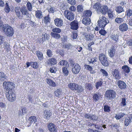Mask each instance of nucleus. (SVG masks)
<instances>
[{"label": "nucleus", "mask_w": 132, "mask_h": 132, "mask_svg": "<svg viewBox=\"0 0 132 132\" xmlns=\"http://www.w3.org/2000/svg\"><path fill=\"white\" fill-rule=\"evenodd\" d=\"M2 28V31L7 36H11L14 34V31L13 28L7 24H4V25Z\"/></svg>", "instance_id": "nucleus-1"}, {"label": "nucleus", "mask_w": 132, "mask_h": 132, "mask_svg": "<svg viewBox=\"0 0 132 132\" xmlns=\"http://www.w3.org/2000/svg\"><path fill=\"white\" fill-rule=\"evenodd\" d=\"M74 62L72 60L70 61V65H73L71 71L72 73L75 74H78L80 71L81 67L77 63H74Z\"/></svg>", "instance_id": "nucleus-2"}, {"label": "nucleus", "mask_w": 132, "mask_h": 132, "mask_svg": "<svg viewBox=\"0 0 132 132\" xmlns=\"http://www.w3.org/2000/svg\"><path fill=\"white\" fill-rule=\"evenodd\" d=\"M105 96L108 100H112L116 97V93L113 90H107L105 92Z\"/></svg>", "instance_id": "nucleus-3"}, {"label": "nucleus", "mask_w": 132, "mask_h": 132, "mask_svg": "<svg viewBox=\"0 0 132 132\" xmlns=\"http://www.w3.org/2000/svg\"><path fill=\"white\" fill-rule=\"evenodd\" d=\"M99 59L100 62L103 65L106 66L108 65V62L107 60V57L103 53L100 54Z\"/></svg>", "instance_id": "nucleus-4"}, {"label": "nucleus", "mask_w": 132, "mask_h": 132, "mask_svg": "<svg viewBox=\"0 0 132 132\" xmlns=\"http://www.w3.org/2000/svg\"><path fill=\"white\" fill-rule=\"evenodd\" d=\"M6 95L7 99L10 102H12L15 100V95L12 90L6 92Z\"/></svg>", "instance_id": "nucleus-5"}, {"label": "nucleus", "mask_w": 132, "mask_h": 132, "mask_svg": "<svg viewBox=\"0 0 132 132\" xmlns=\"http://www.w3.org/2000/svg\"><path fill=\"white\" fill-rule=\"evenodd\" d=\"M64 14L65 17L70 21H72L74 19V14L70 11L65 10L64 12Z\"/></svg>", "instance_id": "nucleus-6"}, {"label": "nucleus", "mask_w": 132, "mask_h": 132, "mask_svg": "<svg viewBox=\"0 0 132 132\" xmlns=\"http://www.w3.org/2000/svg\"><path fill=\"white\" fill-rule=\"evenodd\" d=\"M84 117L86 119L93 121L97 120L98 119V118L95 114L89 113H86L84 115Z\"/></svg>", "instance_id": "nucleus-7"}, {"label": "nucleus", "mask_w": 132, "mask_h": 132, "mask_svg": "<svg viewBox=\"0 0 132 132\" xmlns=\"http://www.w3.org/2000/svg\"><path fill=\"white\" fill-rule=\"evenodd\" d=\"M71 29L77 30L78 28V22L77 20H75L70 23Z\"/></svg>", "instance_id": "nucleus-8"}, {"label": "nucleus", "mask_w": 132, "mask_h": 132, "mask_svg": "<svg viewBox=\"0 0 132 132\" xmlns=\"http://www.w3.org/2000/svg\"><path fill=\"white\" fill-rule=\"evenodd\" d=\"M112 73L116 79L118 80L120 78V75L119 73V71L118 69H115L114 71H112Z\"/></svg>", "instance_id": "nucleus-9"}, {"label": "nucleus", "mask_w": 132, "mask_h": 132, "mask_svg": "<svg viewBox=\"0 0 132 132\" xmlns=\"http://www.w3.org/2000/svg\"><path fill=\"white\" fill-rule=\"evenodd\" d=\"M14 11L17 17L19 19L22 18V16L21 9L19 7H16L14 9Z\"/></svg>", "instance_id": "nucleus-10"}, {"label": "nucleus", "mask_w": 132, "mask_h": 132, "mask_svg": "<svg viewBox=\"0 0 132 132\" xmlns=\"http://www.w3.org/2000/svg\"><path fill=\"white\" fill-rule=\"evenodd\" d=\"M28 120L29 122L27 123V126L28 127L30 126L32 123H35L37 121L36 117L35 116L30 117L29 118Z\"/></svg>", "instance_id": "nucleus-11"}, {"label": "nucleus", "mask_w": 132, "mask_h": 132, "mask_svg": "<svg viewBox=\"0 0 132 132\" xmlns=\"http://www.w3.org/2000/svg\"><path fill=\"white\" fill-rule=\"evenodd\" d=\"M54 23L57 27H61L63 24V20L60 18H56L54 20Z\"/></svg>", "instance_id": "nucleus-12"}, {"label": "nucleus", "mask_w": 132, "mask_h": 132, "mask_svg": "<svg viewBox=\"0 0 132 132\" xmlns=\"http://www.w3.org/2000/svg\"><path fill=\"white\" fill-rule=\"evenodd\" d=\"M109 9L108 6L106 5L101 6L99 11L103 14H105L108 12Z\"/></svg>", "instance_id": "nucleus-13"}, {"label": "nucleus", "mask_w": 132, "mask_h": 132, "mask_svg": "<svg viewBox=\"0 0 132 132\" xmlns=\"http://www.w3.org/2000/svg\"><path fill=\"white\" fill-rule=\"evenodd\" d=\"M48 127L50 131L51 132H56L57 131L55 126L53 123H49L48 125Z\"/></svg>", "instance_id": "nucleus-14"}, {"label": "nucleus", "mask_w": 132, "mask_h": 132, "mask_svg": "<svg viewBox=\"0 0 132 132\" xmlns=\"http://www.w3.org/2000/svg\"><path fill=\"white\" fill-rule=\"evenodd\" d=\"M43 114L45 118L48 119L50 118L52 113L49 110H46L44 111Z\"/></svg>", "instance_id": "nucleus-15"}, {"label": "nucleus", "mask_w": 132, "mask_h": 132, "mask_svg": "<svg viewBox=\"0 0 132 132\" xmlns=\"http://www.w3.org/2000/svg\"><path fill=\"white\" fill-rule=\"evenodd\" d=\"M118 84L119 88L121 89H125L126 88L127 86L126 84L123 81L118 80Z\"/></svg>", "instance_id": "nucleus-16"}, {"label": "nucleus", "mask_w": 132, "mask_h": 132, "mask_svg": "<svg viewBox=\"0 0 132 132\" xmlns=\"http://www.w3.org/2000/svg\"><path fill=\"white\" fill-rule=\"evenodd\" d=\"M127 24L126 23H123L120 24L119 27V30L122 31H125L128 29Z\"/></svg>", "instance_id": "nucleus-17"}, {"label": "nucleus", "mask_w": 132, "mask_h": 132, "mask_svg": "<svg viewBox=\"0 0 132 132\" xmlns=\"http://www.w3.org/2000/svg\"><path fill=\"white\" fill-rule=\"evenodd\" d=\"M98 25L101 28L104 27L107 24L109 23V20H106V21H102L98 20Z\"/></svg>", "instance_id": "nucleus-18"}, {"label": "nucleus", "mask_w": 132, "mask_h": 132, "mask_svg": "<svg viewBox=\"0 0 132 132\" xmlns=\"http://www.w3.org/2000/svg\"><path fill=\"white\" fill-rule=\"evenodd\" d=\"M125 16L127 19L131 18L132 16V9L127 8L125 12Z\"/></svg>", "instance_id": "nucleus-19"}, {"label": "nucleus", "mask_w": 132, "mask_h": 132, "mask_svg": "<svg viewBox=\"0 0 132 132\" xmlns=\"http://www.w3.org/2000/svg\"><path fill=\"white\" fill-rule=\"evenodd\" d=\"M78 85L75 83H70L68 84V87L72 90H76L78 87Z\"/></svg>", "instance_id": "nucleus-20"}, {"label": "nucleus", "mask_w": 132, "mask_h": 132, "mask_svg": "<svg viewBox=\"0 0 132 132\" xmlns=\"http://www.w3.org/2000/svg\"><path fill=\"white\" fill-rule=\"evenodd\" d=\"M101 95L100 94L95 93L93 95V98L94 102H97L101 97Z\"/></svg>", "instance_id": "nucleus-21"}, {"label": "nucleus", "mask_w": 132, "mask_h": 132, "mask_svg": "<svg viewBox=\"0 0 132 132\" xmlns=\"http://www.w3.org/2000/svg\"><path fill=\"white\" fill-rule=\"evenodd\" d=\"M92 12L89 10L85 11L83 13L84 18H90L92 15Z\"/></svg>", "instance_id": "nucleus-22"}, {"label": "nucleus", "mask_w": 132, "mask_h": 132, "mask_svg": "<svg viewBox=\"0 0 132 132\" xmlns=\"http://www.w3.org/2000/svg\"><path fill=\"white\" fill-rule=\"evenodd\" d=\"M114 11L111 9H109L107 13L109 18L111 19H113L115 17V15L113 13Z\"/></svg>", "instance_id": "nucleus-23"}, {"label": "nucleus", "mask_w": 132, "mask_h": 132, "mask_svg": "<svg viewBox=\"0 0 132 132\" xmlns=\"http://www.w3.org/2000/svg\"><path fill=\"white\" fill-rule=\"evenodd\" d=\"M35 53L39 60L41 61L43 59V54L41 51H36Z\"/></svg>", "instance_id": "nucleus-24"}, {"label": "nucleus", "mask_w": 132, "mask_h": 132, "mask_svg": "<svg viewBox=\"0 0 132 132\" xmlns=\"http://www.w3.org/2000/svg\"><path fill=\"white\" fill-rule=\"evenodd\" d=\"M42 12L40 10H37L35 11V16L38 19H40L43 17Z\"/></svg>", "instance_id": "nucleus-25"}, {"label": "nucleus", "mask_w": 132, "mask_h": 132, "mask_svg": "<svg viewBox=\"0 0 132 132\" xmlns=\"http://www.w3.org/2000/svg\"><path fill=\"white\" fill-rule=\"evenodd\" d=\"M91 20L90 18H84L82 21V23L86 26L89 24Z\"/></svg>", "instance_id": "nucleus-26"}, {"label": "nucleus", "mask_w": 132, "mask_h": 132, "mask_svg": "<svg viewBox=\"0 0 132 132\" xmlns=\"http://www.w3.org/2000/svg\"><path fill=\"white\" fill-rule=\"evenodd\" d=\"M115 52V49L114 48V47H112V48L109 50L108 53L109 56L111 57H113L114 55Z\"/></svg>", "instance_id": "nucleus-27"}, {"label": "nucleus", "mask_w": 132, "mask_h": 132, "mask_svg": "<svg viewBox=\"0 0 132 132\" xmlns=\"http://www.w3.org/2000/svg\"><path fill=\"white\" fill-rule=\"evenodd\" d=\"M42 21H44V23L45 24H47L50 22V17L49 15H48L47 16L43 17L42 19Z\"/></svg>", "instance_id": "nucleus-28"}, {"label": "nucleus", "mask_w": 132, "mask_h": 132, "mask_svg": "<svg viewBox=\"0 0 132 132\" xmlns=\"http://www.w3.org/2000/svg\"><path fill=\"white\" fill-rule=\"evenodd\" d=\"M22 15H27L29 14L28 11L26 7H22L21 8Z\"/></svg>", "instance_id": "nucleus-29"}, {"label": "nucleus", "mask_w": 132, "mask_h": 132, "mask_svg": "<svg viewBox=\"0 0 132 132\" xmlns=\"http://www.w3.org/2000/svg\"><path fill=\"white\" fill-rule=\"evenodd\" d=\"M48 62L49 65H51L56 64V61L55 59L52 58L48 61Z\"/></svg>", "instance_id": "nucleus-30"}, {"label": "nucleus", "mask_w": 132, "mask_h": 132, "mask_svg": "<svg viewBox=\"0 0 132 132\" xmlns=\"http://www.w3.org/2000/svg\"><path fill=\"white\" fill-rule=\"evenodd\" d=\"M7 77L5 75L4 73L0 72V80L3 81L6 80L7 79Z\"/></svg>", "instance_id": "nucleus-31"}, {"label": "nucleus", "mask_w": 132, "mask_h": 132, "mask_svg": "<svg viewBox=\"0 0 132 132\" xmlns=\"http://www.w3.org/2000/svg\"><path fill=\"white\" fill-rule=\"evenodd\" d=\"M8 89H7L6 92H8V91L10 90H12V89L14 88V86L13 83L10 82H8Z\"/></svg>", "instance_id": "nucleus-32"}, {"label": "nucleus", "mask_w": 132, "mask_h": 132, "mask_svg": "<svg viewBox=\"0 0 132 132\" xmlns=\"http://www.w3.org/2000/svg\"><path fill=\"white\" fill-rule=\"evenodd\" d=\"M103 83L102 80L101 79L98 80L96 83L95 86L96 88L98 89L99 87H101Z\"/></svg>", "instance_id": "nucleus-33"}, {"label": "nucleus", "mask_w": 132, "mask_h": 132, "mask_svg": "<svg viewBox=\"0 0 132 132\" xmlns=\"http://www.w3.org/2000/svg\"><path fill=\"white\" fill-rule=\"evenodd\" d=\"M101 6V5L100 3L97 2L94 4L93 7L96 11H99Z\"/></svg>", "instance_id": "nucleus-34"}, {"label": "nucleus", "mask_w": 132, "mask_h": 132, "mask_svg": "<svg viewBox=\"0 0 132 132\" xmlns=\"http://www.w3.org/2000/svg\"><path fill=\"white\" fill-rule=\"evenodd\" d=\"M47 82L49 85L53 87H55L56 86V84L55 82L50 79H47Z\"/></svg>", "instance_id": "nucleus-35"}, {"label": "nucleus", "mask_w": 132, "mask_h": 132, "mask_svg": "<svg viewBox=\"0 0 132 132\" xmlns=\"http://www.w3.org/2000/svg\"><path fill=\"white\" fill-rule=\"evenodd\" d=\"M51 35L52 37L56 39H58L61 37L60 35L58 33L51 32Z\"/></svg>", "instance_id": "nucleus-36"}, {"label": "nucleus", "mask_w": 132, "mask_h": 132, "mask_svg": "<svg viewBox=\"0 0 132 132\" xmlns=\"http://www.w3.org/2000/svg\"><path fill=\"white\" fill-rule=\"evenodd\" d=\"M115 10L118 13H120L124 11L123 8L121 6L117 7L116 8Z\"/></svg>", "instance_id": "nucleus-37"}, {"label": "nucleus", "mask_w": 132, "mask_h": 132, "mask_svg": "<svg viewBox=\"0 0 132 132\" xmlns=\"http://www.w3.org/2000/svg\"><path fill=\"white\" fill-rule=\"evenodd\" d=\"M122 69L125 72L128 73L130 71L129 67L127 65H125L122 67Z\"/></svg>", "instance_id": "nucleus-38"}, {"label": "nucleus", "mask_w": 132, "mask_h": 132, "mask_svg": "<svg viewBox=\"0 0 132 132\" xmlns=\"http://www.w3.org/2000/svg\"><path fill=\"white\" fill-rule=\"evenodd\" d=\"M131 118L128 117V118H126L125 120L124 124L126 126H128L131 122Z\"/></svg>", "instance_id": "nucleus-39"}, {"label": "nucleus", "mask_w": 132, "mask_h": 132, "mask_svg": "<svg viewBox=\"0 0 132 132\" xmlns=\"http://www.w3.org/2000/svg\"><path fill=\"white\" fill-rule=\"evenodd\" d=\"M42 39L43 41L44 42L46 40L48 39L49 38V36L48 34H47L46 33L43 34L42 35Z\"/></svg>", "instance_id": "nucleus-40"}, {"label": "nucleus", "mask_w": 132, "mask_h": 132, "mask_svg": "<svg viewBox=\"0 0 132 132\" xmlns=\"http://www.w3.org/2000/svg\"><path fill=\"white\" fill-rule=\"evenodd\" d=\"M59 64L65 66V67H67V65H68V63L67 61L63 60L60 61L59 63Z\"/></svg>", "instance_id": "nucleus-41"}, {"label": "nucleus", "mask_w": 132, "mask_h": 132, "mask_svg": "<svg viewBox=\"0 0 132 132\" xmlns=\"http://www.w3.org/2000/svg\"><path fill=\"white\" fill-rule=\"evenodd\" d=\"M77 88L76 90L77 91V92L79 93H81L83 92L84 90L83 88L80 85L79 86L78 85Z\"/></svg>", "instance_id": "nucleus-42"}, {"label": "nucleus", "mask_w": 132, "mask_h": 132, "mask_svg": "<svg viewBox=\"0 0 132 132\" xmlns=\"http://www.w3.org/2000/svg\"><path fill=\"white\" fill-rule=\"evenodd\" d=\"M4 10L5 11L6 13H9L10 11V8L9 7L8 3H5Z\"/></svg>", "instance_id": "nucleus-43"}, {"label": "nucleus", "mask_w": 132, "mask_h": 132, "mask_svg": "<svg viewBox=\"0 0 132 132\" xmlns=\"http://www.w3.org/2000/svg\"><path fill=\"white\" fill-rule=\"evenodd\" d=\"M61 90L60 89H57L54 92L55 96L57 97H59L61 94Z\"/></svg>", "instance_id": "nucleus-44"}, {"label": "nucleus", "mask_w": 132, "mask_h": 132, "mask_svg": "<svg viewBox=\"0 0 132 132\" xmlns=\"http://www.w3.org/2000/svg\"><path fill=\"white\" fill-rule=\"evenodd\" d=\"M77 10L78 12H82L83 10V6L82 5H78L77 7Z\"/></svg>", "instance_id": "nucleus-45"}, {"label": "nucleus", "mask_w": 132, "mask_h": 132, "mask_svg": "<svg viewBox=\"0 0 132 132\" xmlns=\"http://www.w3.org/2000/svg\"><path fill=\"white\" fill-rule=\"evenodd\" d=\"M62 71L64 75L66 76H67L68 74V71L67 69V67H65L63 68Z\"/></svg>", "instance_id": "nucleus-46"}, {"label": "nucleus", "mask_w": 132, "mask_h": 132, "mask_svg": "<svg viewBox=\"0 0 132 132\" xmlns=\"http://www.w3.org/2000/svg\"><path fill=\"white\" fill-rule=\"evenodd\" d=\"M123 21V18H117L115 19V21L117 23H121Z\"/></svg>", "instance_id": "nucleus-47"}, {"label": "nucleus", "mask_w": 132, "mask_h": 132, "mask_svg": "<svg viewBox=\"0 0 132 132\" xmlns=\"http://www.w3.org/2000/svg\"><path fill=\"white\" fill-rule=\"evenodd\" d=\"M26 6L28 10L30 11H32V6L30 2H28L26 5Z\"/></svg>", "instance_id": "nucleus-48"}, {"label": "nucleus", "mask_w": 132, "mask_h": 132, "mask_svg": "<svg viewBox=\"0 0 132 132\" xmlns=\"http://www.w3.org/2000/svg\"><path fill=\"white\" fill-rule=\"evenodd\" d=\"M73 46L70 44H66L65 45V48H67L68 50L72 49L73 47Z\"/></svg>", "instance_id": "nucleus-49"}, {"label": "nucleus", "mask_w": 132, "mask_h": 132, "mask_svg": "<svg viewBox=\"0 0 132 132\" xmlns=\"http://www.w3.org/2000/svg\"><path fill=\"white\" fill-rule=\"evenodd\" d=\"M53 32L59 33L61 32V30L58 28H53L52 30Z\"/></svg>", "instance_id": "nucleus-50"}, {"label": "nucleus", "mask_w": 132, "mask_h": 132, "mask_svg": "<svg viewBox=\"0 0 132 132\" xmlns=\"http://www.w3.org/2000/svg\"><path fill=\"white\" fill-rule=\"evenodd\" d=\"M100 71L102 73L103 76L106 77L108 76V74L107 72L103 69H101Z\"/></svg>", "instance_id": "nucleus-51"}, {"label": "nucleus", "mask_w": 132, "mask_h": 132, "mask_svg": "<svg viewBox=\"0 0 132 132\" xmlns=\"http://www.w3.org/2000/svg\"><path fill=\"white\" fill-rule=\"evenodd\" d=\"M126 105V100L125 98H123L121 99V102L120 103L121 106H125Z\"/></svg>", "instance_id": "nucleus-52"}, {"label": "nucleus", "mask_w": 132, "mask_h": 132, "mask_svg": "<svg viewBox=\"0 0 132 132\" xmlns=\"http://www.w3.org/2000/svg\"><path fill=\"white\" fill-rule=\"evenodd\" d=\"M3 46L4 48H6L7 50H10L9 44L7 43L4 42L3 44Z\"/></svg>", "instance_id": "nucleus-53"}, {"label": "nucleus", "mask_w": 132, "mask_h": 132, "mask_svg": "<svg viewBox=\"0 0 132 132\" xmlns=\"http://www.w3.org/2000/svg\"><path fill=\"white\" fill-rule=\"evenodd\" d=\"M56 11V9L54 7L50 6V9L48 10L49 12L50 13H54Z\"/></svg>", "instance_id": "nucleus-54"}, {"label": "nucleus", "mask_w": 132, "mask_h": 132, "mask_svg": "<svg viewBox=\"0 0 132 132\" xmlns=\"http://www.w3.org/2000/svg\"><path fill=\"white\" fill-rule=\"evenodd\" d=\"M50 70V71L52 73H55L56 71L57 70V68L55 67H53L51 68Z\"/></svg>", "instance_id": "nucleus-55"}, {"label": "nucleus", "mask_w": 132, "mask_h": 132, "mask_svg": "<svg viewBox=\"0 0 132 132\" xmlns=\"http://www.w3.org/2000/svg\"><path fill=\"white\" fill-rule=\"evenodd\" d=\"M86 87L87 89H88L89 90H92L93 89L92 85L90 83L86 84Z\"/></svg>", "instance_id": "nucleus-56"}, {"label": "nucleus", "mask_w": 132, "mask_h": 132, "mask_svg": "<svg viewBox=\"0 0 132 132\" xmlns=\"http://www.w3.org/2000/svg\"><path fill=\"white\" fill-rule=\"evenodd\" d=\"M124 115V114L122 113L118 115H116L115 116V118L117 120H119L122 117H123Z\"/></svg>", "instance_id": "nucleus-57"}, {"label": "nucleus", "mask_w": 132, "mask_h": 132, "mask_svg": "<svg viewBox=\"0 0 132 132\" xmlns=\"http://www.w3.org/2000/svg\"><path fill=\"white\" fill-rule=\"evenodd\" d=\"M111 126L112 127L114 128L117 129L120 127V125L117 123L112 124L111 125Z\"/></svg>", "instance_id": "nucleus-58"}, {"label": "nucleus", "mask_w": 132, "mask_h": 132, "mask_svg": "<svg viewBox=\"0 0 132 132\" xmlns=\"http://www.w3.org/2000/svg\"><path fill=\"white\" fill-rule=\"evenodd\" d=\"M110 107L108 106V105H105L104 106V111L105 112H109L110 111Z\"/></svg>", "instance_id": "nucleus-59"}, {"label": "nucleus", "mask_w": 132, "mask_h": 132, "mask_svg": "<svg viewBox=\"0 0 132 132\" xmlns=\"http://www.w3.org/2000/svg\"><path fill=\"white\" fill-rule=\"evenodd\" d=\"M72 38L73 39H76L77 36V31H73L72 35Z\"/></svg>", "instance_id": "nucleus-60"}, {"label": "nucleus", "mask_w": 132, "mask_h": 132, "mask_svg": "<svg viewBox=\"0 0 132 132\" xmlns=\"http://www.w3.org/2000/svg\"><path fill=\"white\" fill-rule=\"evenodd\" d=\"M47 54L48 56L49 57H51L52 56L53 54L52 52V51L50 50H48L47 51Z\"/></svg>", "instance_id": "nucleus-61"}, {"label": "nucleus", "mask_w": 132, "mask_h": 132, "mask_svg": "<svg viewBox=\"0 0 132 132\" xmlns=\"http://www.w3.org/2000/svg\"><path fill=\"white\" fill-rule=\"evenodd\" d=\"M67 2L72 5H74L76 3L75 0H67Z\"/></svg>", "instance_id": "nucleus-62"}, {"label": "nucleus", "mask_w": 132, "mask_h": 132, "mask_svg": "<svg viewBox=\"0 0 132 132\" xmlns=\"http://www.w3.org/2000/svg\"><path fill=\"white\" fill-rule=\"evenodd\" d=\"M99 33L101 35L105 36L106 34V31L104 29H101L99 31Z\"/></svg>", "instance_id": "nucleus-63"}, {"label": "nucleus", "mask_w": 132, "mask_h": 132, "mask_svg": "<svg viewBox=\"0 0 132 132\" xmlns=\"http://www.w3.org/2000/svg\"><path fill=\"white\" fill-rule=\"evenodd\" d=\"M8 82H4L3 83V86L4 88L6 89V91H7V89H8Z\"/></svg>", "instance_id": "nucleus-64"}]
</instances>
